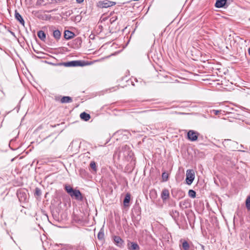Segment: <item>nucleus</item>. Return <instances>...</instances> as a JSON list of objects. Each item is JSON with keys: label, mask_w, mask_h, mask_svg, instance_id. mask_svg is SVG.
<instances>
[{"label": "nucleus", "mask_w": 250, "mask_h": 250, "mask_svg": "<svg viewBox=\"0 0 250 250\" xmlns=\"http://www.w3.org/2000/svg\"><path fill=\"white\" fill-rule=\"evenodd\" d=\"M185 203H186L185 202H183V201L180 202L179 203L180 207H182L183 206L185 205Z\"/></svg>", "instance_id": "c756f323"}, {"label": "nucleus", "mask_w": 250, "mask_h": 250, "mask_svg": "<svg viewBox=\"0 0 250 250\" xmlns=\"http://www.w3.org/2000/svg\"><path fill=\"white\" fill-rule=\"evenodd\" d=\"M129 250H139L140 247L138 244L135 242H129L127 244Z\"/></svg>", "instance_id": "9b49d317"}, {"label": "nucleus", "mask_w": 250, "mask_h": 250, "mask_svg": "<svg viewBox=\"0 0 250 250\" xmlns=\"http://www.w3.org/2000/svg\"><path fill=\"white\" fill-rule=\"evenodd\" d=\"M113 240L115 244L120 247L123 248L124 246V241L123 239L119 236H114L113 237Z\"/></svg>", "instance_id": "0eeeda50"}, {"label": "nucleus", "mask_w": 250, "mask_h": 250, "mask_svg": "<svg viewBox=\"0 0 250 250\" xmlns=\"http://www.w3.org/2000/svg\"><path fill=\"white\" fill-rule=\"evenodd\" d=\"M195 178L194 172L192 169H188L186 172V183L190 185L193 182Z\"/></svg>", "instance_id": "7ed1b4c3"}, {"label": "nucleus", "mask_w": 250, "mask_h": 250, "mask_svg": "<svg viewBox=\"0 0 250 250\" xmlns=\"http://www.w3.org/2000/svg\"><path fill=\"white\" fill-rule=\"evenodd\" d=\"M53 36L56 40H59L61 38V33L58 29L55 30L53 31Z\"/></svg>", "instance_id": "ddd939ff"}, {"label": "nucleus", "mask_w": 250, "mask_h": 250, "mask_svg": "<svg viewBox=\"0 0 250 250\" xmlns=\"http://www.w3.org/2000/svg\"><path fill=\"white\" fill-rule=\"evenodd\" d=\"M37 35L38 37L42 41H45V40L46 39V35L45 33L42 31L40 30L38 32Z\"/></svg>", "instance_id": "dca6fc26"}, {"label": "nucleus", "mask_w": 250, "mask_h": 250, "mask_svg": "<svg viewBox=\"0 0 250 250\" xmlns=\"http://www.w3.org/2000/svg\"><path fill=\"white\" fill-rule=\"evenodd\" d=\"M249 20L250 21V18L249 19Z\"/></svg>", "instance_id": "72a5a7b5"}, {"label": "nucleus", "mask_w": 250, "mask_h": 250, "mask_svg": "<svg viewBox=\"0 0 250 250\" xmlns=\"http://www.w3.org/2000/svg\"><path fill=\"white\" fill-rule=\"evenodd\" d=\"M150 197L151 199H155L156 198L157 196V193L155 189H153L150 191L149 193Z\"/></svg>", "instance_id": "6ab92c4d"}, {"label": "nucleus", "mask_w": 250, "mask_h": 250, "mask_svg": "<svg viewBox=\"0 0 250 250\" xmlns=\"http://www.w3.org/2000/svg\"><path fill=\"white\" fill-rule=\"evenodd\" d=\"M130 200V195L129 193H127L125 195V199L124 200V204L125 206H127Z\"/></svg>", "instance_id": "f3484780"}, {"label": "nucleus", "mask_w": 250, "mask_h": 250, "mask_svg": "<svg viewBox=\"0 0 250 250\" xmlns=\"http://www.w3.org/2000/svg\"><path fill=\"white\" fill-rule=\"evenodd\" d=\"M65 189L66 191L70 194L72 191L74 190V189L69 185L65 186Z\"/></svg>", "instance_id": "5701e85b"}, {"label": "nucleus", "mask_w": 250, "mask_h": 250, "mask_svg": "<svg viewBox=\"0 0 250 250\" xmlns=\"http://www.w3.org/2000/svg\"><path fill=\"white\" fill-rule=\"evenodd\" d=\"M161 197L164 201L168 199L169 198V190L167 188L163 189L161 192Z\"/></svg>", "instance_id": "6e6552de"}, {"label": "nucleus", "mask_w": 250, "mask_h": 250, "mask_svg": "<svg viewBox=\"0 0 250 250\" xmlns=\"http://www.w3.org/2000/svg\"><path fill=\"white\" fill-rule=\"evenodd\" d=\"M162 178L163 182H166L168 178V174L167 172H164L162 175Z\"/></svg>", "instance_id": "412c9836"}, {"label": "nucleus", "mask_w": 250, "mask_h": 250, "mask_svg": "<svg viewBox=\"0 0 250 250\" xmlns=\"http://www.w3.org/2000/svg\"><path fill=\"white\" fill-rule=\"evenodd\" d=\"M62 103H70L72 102V99L69 96H63L61 100Z\"/></svg>", "instance_id": "2eb2a0df"}, {"label": "nucleus", "mask_w": 250, "mask_h": 250, "mask_svg": "<svg viewBox=\"0 0 250 250\" xmlns=\"http://www.w3.org/2000/svg\"><path fill=\"white\" fill-rule=\"evenodd\" d=\"M115 4H116L115 2L109 1L108 0H104L99 1L97 3V6L101 8H108V7H109L110 6L115 5Z\"/></svg>", "instance_id": "20e7f679"}, {"label": "nucleus", "mask_w": 250, "mask_h": 250, "mask_svg": "<svg viewBox=\"0 0 250 250\" xmlns=\"http://www.w3.org/2000/svg\"><path fill=\"white\" fill-rule=\"evenodd\" d=\"M69 195L73 198L74 197L75 199L82 201H83V197L79 190L74 189L72 192L70 193Z\"/></svg>", "instance_id": "423d86ee"}, {"label": "nucleus", "mask_w": 250, "mask_h": 250, "mask_svg": "<svg viewBox=\"0 0 250 250\" xmlns=\"http://www.w3.org/2000/svg\"><path fill=\"white\" fill-rule=\"evenodd\" d=\"M80 117L82 120H83L85 121H87L90 119V115L89 114H87V113L84 112L80 114Z\"/></svg>", "instance_id": "4468645a"}, {"label": "nucleus", "mask_w": 250, "mask_h": 250, "mask_svg": "<svg viewBox=\"0 0 250 250\" xmlns=\"http://www.w3.org/2000/svg\"><path fill=\"white\" fill-rule=\"evenodd\" d=\"M84 0H76V1L78 3H81Z\"/></svg>", "instance_id": "7c9ffc66"}, {"label": "nucleus", "mask_w": 250, "mask_h": 250, "mask_svg": "<svg viewBox=\"0 0 250 250\" xmlns=\"http://www.w3.org/2000/svg\"><path fill=\"white\" fill-rule=\"evenodd\" d=\"M199 133L193 130H190L188 131L187 134L188 139L191 141H196L198 139Z\"/></svg>", "instance_id": "39448f33"}, {"label": "nucleus", "mask_w": 250, "mask_h": 250, "mask_svg": "<svg viewBox=\"0 0 250 250\" xmlns=\"http://www.w3.org/2000/svg\"><path fill=\"white\" fill-rule=\"evenodd\" d=\"M75 36V34L73 32L69 30H65L64 32V38L66 40H69L73 38Z\"/></svg>", "instance_id": "1a4fd4ad"}, {"label": "nucleus", "mask_w": 250, "mask_h": 250, "mask_svg": "<svg viewBox=\"0 0 250 250\" xmlns=\"http://www.w3.org/2000/svg\"><path fill=\"white\" fill-rule=\"evenodd\" d=\"M246 206L248 210H250V196H248L246 199Z\"/></svg>", "instance_id": "b1692460"}, {"label": "nucleus", "mask_w": 250, "mask_h": 250, "mask_svg": "<svg viewBox=\"0 0 250 250\" xmlns=\"http://www.w3.org/2000/svg\"><path fill=\"white\" fill-rule=\"evenodd\" d=\"M35 194L37 196H40L41 195V191L39 188H36Z\"/></svg>", "instance_id": "bb28decb"}, {"label": "nucleus", "mask_w": 250, "mask_h": 250, "mask_svg": "<svg viewBox=\"0 0 250 250\" xmlns=\"http://www.w3.org/2000/svg\"><path fill=\"white\" fill-rule=\"evenodd\" d=\"M90 168L95 172L97 171L96 164L94 161H91L90 163Z\"/></svg>", "instance_id": "a211bd4d"}, {"label": "nucleus", "mask_w": 250, "mask_h": 250, "mask_svg": "<svg viewBox=\"0 0 250 250\" xmlns=\"http://www.w3.org/2000/svg\"><path fill=\"white\" fill-rule=\"evenodd\" d=\"M104 229H101L97 235L98 239L101 240H103L104 238Z\"/></svg>", "instance_id": "aec40b11"}, {"label": "nucleus", "mask_w": 250, "mask_h": 250, "mask_svg": "<svg viewBox=\"0 0 250 250\" xmlns=\"http://www.w3.org/2000/svg\"><path fill=\"white\" fill-rule=\"evenodd\" d=\"M15 18L21 25L24 26V21L17 10L15 11Z\"/></svg>", "instance_id": "9d476101"}, {"label": "nucleus", "mask_w": 250, "mask_h": 250, "mask_svg": "<svg viewBox=\"0 0 250 250\" xmlns=\"http://www.w3.org/2000/svg\"><path fill=\"white\" fill-rule=\"evenodd\" d=\"M62 64L66 67L83 66L85 65V62L82 61H72L64 62Z\"/></svg>", "instance_id": "f03ea898"}, {"label": "nucleus", "mask_w": 250, "mask_h": 250, "mask_svg": "<svg viewBox=\"0 0 250 250\" xmlns=\"http://www.w3.org/2000/svg\"><path fill=\"white\" fill-rule=\"evenodd\" d=\"M172 213L173 214V215H172V214H171V215L173 217L174 216V217H176V216H178L179 215V212L177 211V210L172 211Z\"/></svg>", "instance_id": "cd10ccee"}, {"label": "nucleus", "mask_w": 250, "mask_h": 250, "mask_svg": "<svg viewBox=\"0 0 250 250\" xmlns=\"http://www.w3.org/2000/svg\"><path fill=\"white\" fill-rule=\"evenodd\" d=\"M227 0H216L215 6L217 8H222L225 6Z\"/></svg>", "instance_id": "f8f14e48"}, {"label": "nucleus", "mask_w": 250, "mask_h": 250, "mask_svg": "<svg viewBox=\"0 0 250 250\" xmlns=\"http://www.w3.org/2000/svg\"><path fill=\"white\" fill-rule=\"evenodd\" d=\"M188 195L189 197L194 198L196 197V192L192 189H190L188 191Z\"/></svg>", "instance_id": "393cba45"}, {"label": "nucleus", "mask_w": 250, "mask_h": 250, "mask_svg": "<svg viewBox=\"0 0 250 250\" xmlns=\"http://www.w3.org/2000/svg\"><path fill=\"white\" fill-rule=\"evenodd\" d=\"M248 53H249V55L250 56V47L248 49Z\"/></svg>", "instance_id": "2f4dec72"}, {"label": "nucleus", "mask_w": 250, "mask_h": 250, "mask_svg": "<svg viewBox=\"0 0 250 250\" xmlns=\"http://www.w3.org/2000/svg\"><path fill=\"white\" fill-rule=\"evenodd\" d=\"M119 156L125 158H128V157H131V150L130 149V147L126 145L123 146L119 151Z\"/></svg>", "instance_id": "f257e3e1"}, {"label": "nucleus", "mask_w": 250, "mask_h": 250, "mask_svg": "<svg viewBox=\"0 0 250 250\" xmlns=\"http://www.w3.org/2000/svg\"><path fill=\"white\" fill-rule=\"evenodd\" d=\"M117 19V18H115V19L113 20V21H115Z\"/></svg>", "instance_id": "473e14b6"}, {"label": "nucleus", "mask_w": 250, "mask_h": 250, "mask_svg": "<svg viewBox=\"0 0 250 250\" xmlns=\"http://www.w3.org/2000/svg\"><path fill=\"white\" fill-rule=\"evenodd\" d=\"M75 41L77 43L79 42V44H80L81 43V42H82V39H81V38H76V39L75 40Z\"/></svg>", "instance_id": "c85d7f7f"}, {"label": "nucleus", "mask_w": 250, "mask_h": 250, "mask_svg": "<svg viewBox=\"0 0 250 250\" xmlns=\"http://www.w3.org/2000/svg\"><path fill=\"white\" fill-rule=\"evenodd\" d=\"M182 248L184 250H189V245L187 241H185L183 242Z\"/></svg>", "instance_id": "4be33fe9"}, {"label": "nucleus", "mask_w": 250, "mask_h": 250, "mask_svg": "<svg viewBox=\"0 0 250 250\" xmlns=\"http://www.w3.org/2000/svg\"><path fill=\"white\" fill-rule=\"evenodd\" d=\"M221 112V110H214V109H213V110H212L211 111V113H213V114H214L216 115H218Z\"/></svg>", "instance_id": "a878e982"}]
</instances>
